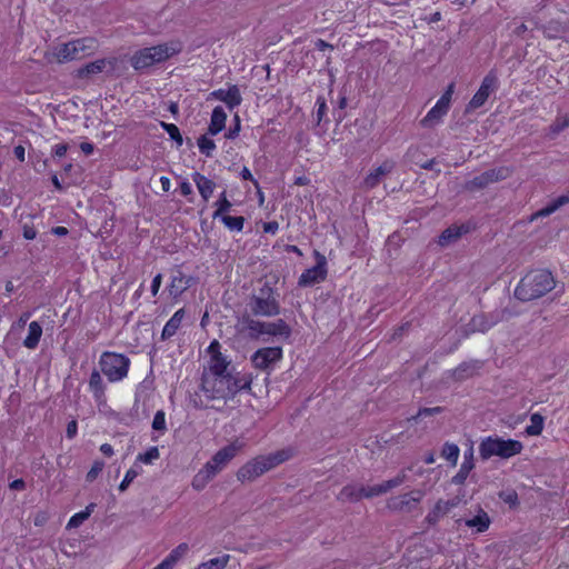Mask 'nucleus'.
<instances>
[{"instance_id": "obj_1", "label": "nucleus", "mask_w": 569, "mask_h": 569, "mask_svg": "<svg viewBox=\"0 0 569 569\" xmlns=\"http://www.w3.org/2000/svg\"><path fill=\"white\" fill-rule=\"evenodd\" d=\"M251 378L247 375H222L206 377L202 381V390L209 399H228L239 391L250 389Z\"/></svg>"}, {"instance_id": "obj_2", "label": "nucleus", "mask_w": 569, "mask_h": 569, "mask_svg": "<svg viewBox=\"0 0 569 569\" xmlns=\"http://www.w3.org/2000/svg\"><path fill=\"white\" fill-rule=\"evenodd\" d=\"M555 288V280L548 270H535L527 273L515 289V296L521 301L538 299Z\"/></svg>"}, {"instance_id": "obj_3", "label": "nucleus", "mask_w": 569, "mask_h": 569, "mask_svg": "<svg viewBox=\"0 0 569 569\" xmlns=\"http://www.w3.org/2000/svg\"><path fill=\"white\" fill-rule=\"evenodd\" d=\"M98 47L96 38L83 37L54 46L50 56L56 62L66 63L92 56Z\"/></svg>"}, {"instance_id": "obj_4", "label": "nucleus", "mask_w": 569, "mask_h": 569, "mask_svg": "<svg viewBox=\"0 0 569 569\" xmlns=\"http://www.w3.org/2000/svg\"><path fill=\"white\" fill-rule=\"evenodd\" d=\"M181 49V43L178 41L161 43L134 52L130 62L136 70H142L168 60L172 56L179 53Z\"/></svg>"}, {"instance_id": "obj_5", "label": "nucleus", "mask_w": 569, "mask_h": 569, "mask_svg": "<svg viewBox=\"0 0 569 569\" xmlns=\"http://www.w3.org/2000/svg\"><path fill=\"white\" fill-rule=\"evenodd\" d=\"M523 445L518 440L487 437L479 445V455L482 460L491 457L509 459L521 453Z\"/></svg>"}, {"instance_id": "obj_6", "label": "nucleus", "mask_w": 569, "mask_h": 569, "mask_svg": "<svg viewBox=\"0 0 569 569\" xmlns=\"http://www.w3.org/2000/svg\"><path fill=\"white\" fill-rule=\"evenodd\" d=\"M243 330L247 331L251 339H259L262 336L289 338L291 333L290 327L282 319L276 321H259L252 318L243 320Z\"/></svg>"}, {"instance_id": "obj_7", "label": "nucleus", "mask_w": 569, "mask_h": 569, "mask_svg": "<svg viewBox=\"0 0 569 569\" xmlns=\"http://www.w3.org/2000/svg\"><path fill=\"white\" fill-rule=\"evenodd\" d=\"M249 306L256 316L274 317L280 313L274 291L268 283H264L258 293L252 296Z\"/></svg>"}, {"instance_id": "obj_8", "label": "nucleus", "mask_w": 569, "mask_h": 569, "mask_svg": "<svg viewBox=\"0 0 569 569\" xmlns=\"http://www.w3.org/2000/svg\"><path fill=\"white\" fill-rule=\"evenodd\" d=\"M129 363L127 357L114 352H103L99 361L101 371L111 382L119 381L127 376Z\"/></svg>"}, {"instance_id": "obj_9", "label": "nucleus", "mask_w": 569, "mask_h": 569, "mask_svg": "<svg viewBox=\"0 0 569 569\" xmlns=\"http://www.w3.org/2000/svg\"><path fill=\"white\" fill-rule=\"evenodd\" d=\"M244 447V442L236 439L228 446L218 450L213 457L206 463L211 466V470L218 475Z\"/></svg>"}, {"instance_id": "obj_10", "label": "nucleus", "mask_w": 569, "mask_h": 569, "mask_svg": "<svg viewBox=\"0 0 569 569\" xmlns=\"http://www.w3.org/2000/svg\"><path fill=\"white\" fill-rule=\"evenodd\" d=\"M317 263L315 267L303 271L299 278L298 284L300 287H311L316 283L323 281L327 277V260L319 251H315Z\"/></svg>"}, {"instance_id": "obj_11", "label": "nucleus", "mask_w": 569, "mask_h": 569, "mask_svg": "<svg viewBox=\"0 0 569 569\" xmlns=\"http://www.w3.org/2000/svg\"><path fill=\"white\" fill-rule=\"evenodd\" d=\"M498 78L495 71H490L482 80L480 88L468 103V110H475L485 104L489 96L497 89Z\"/></svg>"}, {"instance_id": "obj_12", "label": "nucleus", "mask_w": 569, "mask_h": 569, "mask_svg": "<svg viewBox=\"0 0 569 569\" xmlns=\"http://www.w3.org/2000/svg\"><path fill=\"white\" fill-rule=\"evenodd\" d=\"M425 492L422 490H412L410 492L392 497L388 500V508L393 511H412L422 500Z\"/></svg>"}, {"instance_id": "obj_13", "label": "nucleus", "mask_w": 569, "mask_h": 569, "mask_svg": "<svg viewBox=\"0 0 569 569\" xmlns=\"http://www.w3.org/2000/svg\"><path fill=\"white\" fill-rule=\"evenodd\" d=\"M282 358V349L280 347H266L258 349L251 357L254 368L260 370L270 369L276 362Z\"/></svg>"}, {"instance_id": "obj_14", "label": "nucleus", "mask_w": 569, "mask_h": 569, "mask_svg": "<svg viewBox=\"0 0 569 569\" xmlns=\"http://www.w3.org/2000/svg\"><path fill=\"white\" fill-rule=\"evenodd\" d=\"M220 348L221 346L217 340H213L208 347V353L210 355V377H218L228 373L227 369L230 362L222 356Z\"/></svg>"}, {"instance_id": "obj_15", "label": "nucleus", "mask_w": 569, "mask_h": 569, "mask_svg": "<svg viewBox=\"0 0 569 569\" xmlns=\"http://www.w3.org/2000/svg\"><path fill=\"white\" fill-rule=\"evenodd\" d=\"M218 100L227 104L229 109H233L241 104L242 97L241 92L236 84H230L228 88H220L210 92L208 100Z\"/></svg>"}, {"instance_id": "obj_16", "label": "nucleus", "mask_w": 569, "mask_h": 569, "mask_svg": "<svg viewBox=\"0 0 569 569\" xmlns=\"http://www.w3.org/2000/svg\"><path fill=\"white\" fill-rule=\"evenodd\" d=\"M458 505V498L449 500L439 499L426 516V521L430 526H436L445 516L451 511V509L456 508Z\"/></svg>"}, {"instance_id": "obj_17", "label": "nucleus", "mask_w": 569, "mask_h": 569, "mask_svg": "<svg viewBox=\"0 0 569 569\" xmlns=\"http://www.w3.org/2000/svg\"><path fill=\"white\" fill-rule=\"evenodd\" d=\"M406 479H407V476L402 471L398 476H396L395 478H392L390 480H387V481H383L381 483L373 485V486H367V487H365V492H363L365 498L369 499V498H373V497L387 493L388 491L402 485L406 481Z\"/></svg>"}, {"instance_id": "obj_18", "label": "nucleus", "mask_w": 569, "mask_h": 569, "mask_svg": "<svg viewBox=\"0 0 569 569\" xmlns=\"http://www.w3.org/2000/svg\"><path fill=\"white\" fill-rule=\"evenodd\" d=\"M291 455H292L291 450L283 449V450L276 451L273 453H269L267 456L256 457L254 460H256L257 465L259 466V468L261 469V473L263 475L264 472H267V471L276 468L280 463L287 461L291 457Z\"/></svg>"}, {"instance_id": "obj_19", "label": "nucleus", "mask_w": 569, "mask_h": 569, "mask_svg": "<svg viewBox=\"0 0 569 569\" xmlns=\"http://www.w3.org/2000/svg\"><path fill=\"white\" fill-rule=\"evenodd\" d=\"M395 168V162L392 160H385L379 167L371 170L363 180V188L373 189L377 187L380 181L389 174Z\"/></svg>"}, {"instance_id": "obj_20", "label": "nucleus", "mask_w": 569, "mask_h": 569, "mask_svg": "<svg viewBox=\"0 0 569 569\" xmlns=\"http://www.w3.org/2000/svg\"><path fill=\"white\" fill-rule=\"evenodd\" d=\"M449 106L445 104L441 101H437V103L428 111L423 119L420 121V126L423 128H433L442 122L443 117L449 111Z\"/></svg>"}, {"instance_id": "obj_21", "label": "nucleus", "mask_w": 569, "mask_h": 569, "mask_svg": "<svg viewBox=\"0 0 569 569\" xmlns=\"http://www.w3.org/2000/svg\"><path fill=\"white\" fill-rule=\"evenodd\" d=\"M107 67L113 68V60L110 59H98L89 62L77 70V77L80 79L91 78L99 73H102Z\"/></svg>"}, {"instance_id": "obj_22", "label": "nucleus", "mask_w": 569, "mask_h": 569, "mask_svg": "<svg viewBox=\"0 0 569 569\" xmlns=\"http://www.w3.org/2000/svg\"><path fill=\"white\" fill-rule=\"evenodd\" d=\"M542 31L549 39L569 40V21L550 20L543 26Z\"/></svg>"}, {"instance_id": "obj_23", "label": "nucleus", "mask_w": 569, "mask_h": 569, "mask_svg": "<svg viewBox=\"0 0 569 569\" xmlns=\"http://www.w3.org/2000/svg\"><path fill=\"white\" fill-rule=\"evenodd\" d=\"M189 546L186 542L178 545L170 553L153 569H173L174 566L188 553Z\"/></svg>"}, {"instance_id": "obj_24", "label": "nucleus", "mask_w": 569, "mask_h": 569, "mask_svg": "<svg viewBox=\"0 0 569 569\" xmlns=\"http://www.w3.org/2000/svg\"><path fill=\"white\" fill-rule=\"evenodd\" d=\"M463 523L466 527L472 528L476 532L481 533L488 530L491 520L488 513L479 508L477 513L471 518L465 519Z\"/></svg>"}, {"instance_id": "obj_25", "label": "nucleus", "mask_w": 569, "mask_h": 569, "mask_svg": "<svg viewBox=\"0 0 569 569\" xmlns=\"http://www.w3.org/2000/svg\"><path fill=\"white\" fill-rule=\"evenodd\" d=\"M469 228L467 226H451L442 231L439 236L438 243L441 247H448L451 243L457 242L462 234L467 233Z\"/></svg>"}, {"instance_id": "obj_26", "label": "nucleus", "mask_w": 569, "mask_h": 569, "mask_svg": "<svg viewBox=\"0 0 569 569\" xmlns=\"http://www.w3.org/2000/svg\"><path fill=\"white\" fill-rule=\"evenodd\" d=\"M473 467H475L473 448L471 446L467 451H465L463 461L460 466L459 471L452 478V482L456 485H462L466 481V479L468 478V476H469L470 471L473 469Z\"/></svg>"}, {"instance_id": "obj_27", "label": "nucleus", "mask_w": 569, "mask_h": 569, "mask_svg": "<svg viewBox=\"0 0 569 569\" xmlns=\"http://www.w3.org/2000/svg\"><path fill=\"white\" fill-rule=\"evenodd\" d=\"M192 180L196 183L202 199L208 201L214 191L216 183L199 172H194L192 174Z\"/></svg>"}, {"instance_id": "obj_28", "label": "nucleus", "mask_w": 569, "mask_h": 569, "mask_svg": "<svg viewBox=\"0 0 569 569\" xmlns=\"http://www.w3.org/2000/svg\"><path fill=\"white\" fill-rule=\"evenodd\" d=\"M184 309L177 310L173 316L167 321V323L163 327L161 338L162 340L170 339L173 337L178 329L180 328L182 320L184 318Z\"/></svg>"}, {"instance_id": "obj_29", "label": "nucleus", "mask_w": 569, "mask_h": 569, "mask_svg": "<svg viewBox=\"0 0 569 569\" xmlns=\"http://www.w3.org/2000/svg\"><path fill=\"white\" fill-rule=\"evenodd\" d=\"M261 475H262L261 469L259 468V466L257 465V462L253 458L252 460L248 461L247 463H244L242 467L239 468V470L237 472V478L239 481H242V482L253 481Z\"/></svg>"}, {"instance_id": "obj_30", "label": "nucleus", "mask_w": 569, "mask_h": 569, "mask_svg": "<svg viewBox=\"0 0 569 569\" xmlns=\"http://www.w3.org/2000/svg\"><path fill=\"white\" fill-rule=\"evenodd\" d=\"M211 466L204 465L193 477L191 486L194 490L201 491L217 476Z\"/></svg>"}, {"instance_id": "obj_31", "label": "nucleus", "mask_w": 569, "mask_h": 569, "mask_svg": "<svg viewBox=\"0 0 569 569\" xmlns=\"http://www.w3.org/2000/svg\"><path fill=\"white\" fill-rule=\"evenodd\" d=\"M227 113L223 108L218 106L212 110L210 124H209V133L216 136L226 126Z\"/></svg>"}, {"instance_id": "obj_32", "label": "nucleus", "mask_w": 569, "mask_h": 569, "mask_svg": "<svg viewBox=\"0 0 569 569\" xmlns=\"http://www.w3.org/2000/svg\"><path fill=\"white\" fill-rule=\"evenodd\" d=\"M89 388L97 402L100 403L104 401V383L99 371H92L89 379Z\"/></svg>"}, {"instance_id": "obj_33", "label": "nucleus", "mask_w": 569, "mask_h": 569, "mask_svg": "<svg viewBox=\"0 0 569 569\" xmlns=\"http://www.w3.org/2000/svg\"><path fill=\"white\" fill-rule=\"evenodd\" d=\"M42 336V327L37 322L32 321L28 328V335L23 340V346L30 350L37 348L40 338Z\"/></svg>"}, {"instance_id": "obj_34", "label": "nucleus", "mask_w": 569, "mask_h": 569, "mask_svg": "<svg viewBox=\"0 0 569 569\" xmlns=\"http://www.w3.org/2000/svg\"><path fill=\"white\" fill-rule=\"evenodd\" d=\"M365 486L349 485L341 489L338 499L341 501H359L365 498Z\"/></svg>"}, {"instance_id": "obj_35", "label": "nucleus", "mask_w": 569, "mask_h": 569, "mask_svg": "<svg viewBox=\"0 0 569 569\" xmlns=\"http://www.w3.org/2000/svg\"><path fill=\"white\" fill-rule=\"evenodd\" d=\"M189 287V279L182 273H178L171 278L170 284L168 286L169 295L173 298H178Z\"/></svg>"}, {"instance_id": "obj_36", "label": "nucleus", "mask_w": 569, "mask_h": 569, "mask_svg": "<svg viewBox=\"0 0 569 569\" xmlns=\"http://www.w3.org/2000/svg\"><path fill=\"white\" fill-rule=\"evenodd\" d=\"M567 203H569V196L562 194V196L558 197L557 199L552 200L551 202H549L546 207H543L539 211H537L532 216V219L538 218V217L550 216L551 213L556 212L559 208H561L562 206H565Z\"/></svg>"}, {"instance_id": "obj_37", "label": "nucleus", "mask_w": 569, "mask_h": 569, "mask_svg": "<svg viewBox=\"0 0 569 569\" xmlns=\"http://www.w3.org/2000/svg\"><path fill=\"white\" fill-rule=\"evenodd\" d=\"M96 508V505L94 503H89L84 510L73 515L69 521H68V525L67 527L68 528H78L80 525H82L89 517L90 515L92 513V511L94 510Z\"/></svg>"}, {"instance_id": "obj_38", "label": "nucleus", "mask_w": 569, "mask_h": 569, "mask_svg": "<svg viewBox=\"0 0 569 569\" xmlns=\"http://www.w3.org/2000/svg\"><path fill=\"white\" fill-rule=\"evenodd\" d=\"M545 418L540 413L530 416V425L526 427V433L529 436H539L543 430Z\"/></svg>"}, {"instance_id": "obj_39", "label": "nucleus", "mask_w": 569, "mask_h": 569, "mask_svg": "<svg viewBox=\"0 0 569 569\" xmlns=\"http://www.w3.org/2000/svg\"><path fill=\"white\" fill-rule=\"evenodd\" d=\"M230 560L229 555L212 558L208 561L201 562L194 569H224Z\"/></svg>"}, {"instance_id": "obj_40", "label": "nucleus", "mask_w": 569, "mask_h": 569, "mask_svg": "<svg viewBox=\"0 0 569 569\" xmlns=\"http://www.w3.org/2000/svg\"><path fill=\"white\" fill-rule=\"evenodd\" d=\"M498 179L497 176H495V171H489V172H486L479 177H476L473 180H471L469 183H468V187L470 189H473V188H483L486 187L488 183L492 182V181H496Z\"/></svg>"}, {"instance_id": "obj_41", "label": "nucleus", "mask_w": 569, "mask_h": 569, "mask_svg": "<svg viewBox=\"0 0 569 569\" xmlns=\"http://www.w3.org/2000/svg\"><path fill=\"white\" fill-rule=\"evenodd\" d=\"M459 447L455 443H445L441 456L451 462L452 466L457 465L458 458H459Z\"/></svg>"}, {"instance_id": "obj_42", "label": "nucleus", "mask_w": 569, "mask_h": 569, "mask_svg": "<svg viewBox=\"0 0 569 569\" xmlns=\"http://www.w3.org/2000/svg\"><path fill=\"white\" fill-rule=\"evenodd\" d=\"M221 221L223 224L231 231H241L243 229L244 224V218L243 217H231V216H222Z\"/></svg>"}, {"instance_id": "obj_43", "label": "nucleus", "mask_w": 569, "mask_h": 569, "mask_svg": "<svg viewBox=\"0 0 569 569\" xmlns=\"http://www.w3.org/2000/svg\"><path fill=\"white\" fill-rule=\"evenodd\" d=\"M214 204L217 206V210L213 213V219L221 218L222 216H226V213L231 208V202L228 200L226 192H222L220 194L219 200Z\"/></svg>"}, {"instance_id": "obj_44", "label": "nucleus", "mask_w": 569, "mask_h": 569, "mask_svg": "<svg viewBox=\"0 0 569 569\" xmlns=\"http://www.w3.org/2000/svg\"><path fill=\"white\" fill-rule=\"evenodd\" d=\"M198 148L201 153L206 154L207 157H211L212 151L216 149V144L212 139L208 138L207 136H202L198 139Z\"/></svg>"}, {"instance_id": "obj_45", "label": "nucleus", "mask_w": 569, "mask_h": 569, "mask_svg": "<svg viewBox=\"0 0 569 569\" xmlns=\"http://www.w3.org/2000/svg\"><path fill=\"white\" fill-rule=\"evenodd\" d=\"M161 127L166 130L170 138L178 143V146L182 144V136L180 133L179 128L176 124L161 122Z\"/></svg>"}, {"instance_id": "obj_46", "label": "nucleus", "mask_w": 569, "mask_h": 569, "mask_svg": "<svg viewBox=\"0 0 569 569\" xmlns=\"http://www.w3.org/2000/svg\"><path fill=\"white\" fill-rule=\"evenodd\" d=\"M569 127V122L566 116L558 117L555 122L549 127V131L551 136L559 134L562 130Z\"/></svg>"}, {"instance_id": "obj_47", "label": "nucleus", "mask_w": 569, "mask_h": 569, "mask_svg": "<svg viewBox=\"0 0 569 569\" xmlns=\"http://www.w3.org/2000/svg\"><path fill=\"white\" fill-rule=\"evenodd\" d=\"M471 323L475 329H478L480 331H487L496 323V321H488L485 316H478L472 318Z\"/></svg>"}, {"instance_id": "obj_48", "label": "nucleus", "mask_w": 569, "mask_h": 569, "mask_svg": "<svg viewBox=\"0 0 569 569\" xmlns=\"http://www.w3.org/2000/svg\"><path fill=\"white\" fill-rule=\"evenodd\" d=\"M139 470L136 468H130L126 475L121 483L119 485V490L121 492L126 491L129 487V485L138 477Z\"/></svg>"}, {"instance_id": "obj_49", "label": "nucleus", "mask_w": 569, "mask_h": 569, "mask_svg": "<svg viewBox=\"0 0 569 569\" xmlns=\"http://www.w3.org/2000/svg\"><path fill=\"white\" fill-rule=\"evenodd\" d=\"M152 429L160 432L166 431V416L163 411L159 410L156 412L152 421Z\"/></svg>"}, {"instance_id": "obj_50", "label": "nucleus", "mask_w": 569, "mask_h": 569, "mask_svg": "<svg viewBox=\"0 0 569 569\" xmlns=\"http://www.w3.org/2000/svg\"><path fill=\"white\" fill-rule=\"evenodd\" d=\"M160 456L159 449L157 447H151L144 453H140L138 456V460L144 463H151L153 460L158 459Z\"/></svg>"}, {"instance_id": "obj_51", "label": "nucleus", "mask_w": 569, "mask_h": 569, "mask_svg": "<svg viewBox=\"0 0 569 569\" xmlns=\"http://www.w3.org/2000/svg\"><path fill=\"white\" fill-rule=\"evenodd\" d=\"M103 467H104L103 461H94L91 469L87 473V480L93 481L99 476V473L102 471Z\"/></svg>"}, {"instance_id": "obj_52", "label": "nucleus", "mask_w": 569, "mask_h": 569, "mask_svg": "<svg viewBox=\"0 0 569 569\" xmlns=\"http://www.w3.org/2000/svg\"><path fill=\"white\" fill-rule=\"evenodd\" d=\"M317 121L318 123L322 120L323 116L326 114L327 112V104H326V100L323 97H318L317 99Z\"/></svg>"}, {"instance_id": "obj_53", "label": "nucleus", "mask_w": 569, "mask_h": 569, "mask_svg": "<svg viewBox=\"0 0 569 569\" xmlns=\"http://www.w3.org/2000/svg\"><path fill=\"white\" fill-rule=\"evenodd\" d=\"M455 92V83H450L443 94L440 97L439 101L443 102L445 104L450 107L451 98Z\"/></svg>"}, {"instance_id": "obj_54", "label": "nucleus", "mask_w": 569, "mask_h": 569, "mask_svg": "<svg viewBox=\"0 0 569 569\" xmlns=\"http://www.w3.org/2000/svg\"><path fill=\"white\" fill-rule=\"evenodd\" d=\"M161 283H162V276H161V273H158L153 278L152 283H151V293L153 297H156L158 295Z\"/></svg>"}, {"instance_id": "obj_55", "label": "nucleus", "mask_w": 569, "mask_h": 569, "mask_svg": "<svg viewBox=\"0 0 569 569\" xmlns=\"http://www.w3.org/2000/svg\"><path fill=\"white\" fill-rule=\"evenodd\" d=\"M68 151V144L67 143H59V144H56L53 148H52V152L56 157H63Z\"/></svg>"}, {"instance_id": "obj_56", "label": "nucleus", "mask_w": 569, "mask_h": 569, "mask_svg": "<svg viewBox=\"0 0 569 569\" xmlns=\"http://www.w3.org/2000/svg\"><path fill=\"white\" fill-rule=\"evenodd\" d=\"M23 237L27 240H33L37 237V231L32 226H23Z\"/></svg>"}, {"instance_id": "obj_57", "label": "nucleus", "mask_w": 569, "mask_h": 569, "mask_svg": "<svg viewBox=\"0 0 569 569\" xmlns=\"http://www.w3.org/2000/svg\"><path fill=\"white\" fill-rule=\"evenodd\" d=\"M77 430H78V425H77V421L76 420H71L68 425H67V437L72 439L76 435H77Z\"/></svg>"}, {"instance_id": "obj_58", "label": "nucleus", "mask_w": 569, "mask_h": 569, "mask_svg": "<svg viewBox=\"0 0 569 569\" xmlns=\"http://www.w3.org/2000/svg\"><path fill=\"white\" fill-rule=\"evenodd\" d=\"M26 487V483L22 479H16L10 483V489L12 490H23Z\"/></svg>"}, {"instance_id": "obj_59", "label": "nucleus", "mask_w": 569, "mask_h": 569, "mask_svg": "<svg viewBox=\"0 0 569 569\" xmlns=\"http://www.w3.org/2000/svg\"><path fill=\"white\" fill-rule=\"evenodd\" d=\"M236 121H237L236 128L234 129H230L229 132L226 134V137L229 138V139H233L234 137H237L238 132L240 130L239 117L238 116H236Z\"/></svg>"}, {"instance_id": "obj_60", "label": "nucleus", "mask_w": 569, "mask_h": 569, "mask_svg": "<svg viewBox=\"0 0 569 569\" xmlns=\"http://www.w3.org/2000/svg\"><path fill=\"white\" fill-rule=\"evenodd\" d=\"M14 156L20 160V161H24V154H26V150L22 146H17L14 147Z\"/></svg>"}, {"instance_id": "obj_61", "label": "nucleus", "mask_w": 569, "mask_h": 569, "mask_svg": "<svg viewBox=\"0 0 569 569\" xmlns=\"http://www.w3.org/2000/svg\"><path fill=\"white\" fill-rule=\"evenodd\" d=\"M180 191L183 196H189L192 193V187L189 182H182L180 184Z\"/></svg>"}, {"instance_id": "obj_62", "label": "nucleus", "mask_w": 569, "mask_h": 569, "mask_svg": "<svg viewBox=\"0 0 569 569\" xmlns=\"http://www.w3.org/2000/svg\"><path fill=\"white\" fill-rule=\"evenodd\" d=\"M100 451L104 455V456H108V457H111L113 455V448L111 445L109 443H103L101 445L100 447Z\"/></svg>"}, {"instance_id": "obj_63", "label": "nucleus", "mask_w": 569, "mask_h": 569, "mask_svg": "<svg viewBox=\"0 0 569 569\" xmlns=\"http://www.w3.org/2000/svg\"><path fill=\"white\" fill-rule=\"evenodd\" d=\"M80 149L86 154H91L93 152V146L89 142H82L80 144Z\"/></svg>"}, {"instance_id": "obj_64", "label": "nucleus", "mask_w": 569, "mask_h": 569, "mask_svg": "<svg viewBox=\"0 0 569 569\" xmlns=\"http://www.w3.org/2000/svg\"><path fill=\"white\" fill-rule=\"evenodd\" d=\"M263 230L266 232L276 233L278 230V223L277 222H268L264 224Z\"/></svg>"}]
</instances>
